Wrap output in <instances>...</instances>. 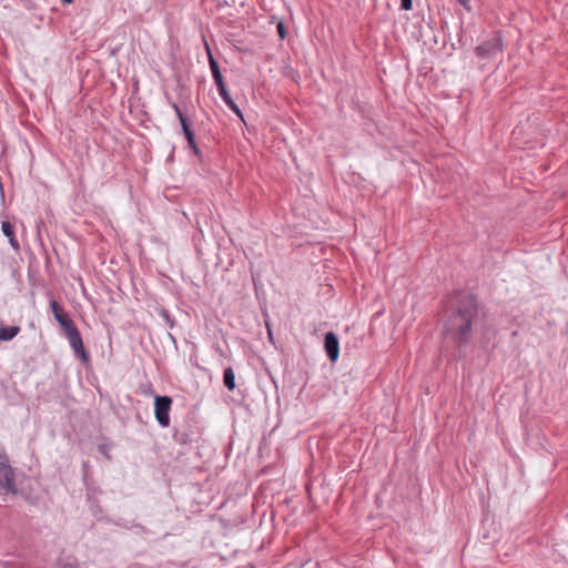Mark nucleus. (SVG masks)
<instances>
[{"label": "nucleus", "mask_w": 568, "mask_h": 568, "mask_svg": "<svg viewBox=\"0 0 568 568\" xmlns=\"http://www.w3.org/2000/svg\"><path fill=\"white\" fill-rule=\"evenodd\" d=\"M478 316L475 295L468 292H456L446 303V321L444 334L458 348L467 346L471 325Z\"/></svg>", "instance_id": "1"}, {"label": "nucleus", "mask_w": 568, "mask_h": 568, "mask_svg": "<svg viewBox=\"0 0 568 568\" xmlns=\"http://www.w3.org/2000/svg\"><path fill=\"white\" fill-rule=\"evenodd\" d=\"M17 494L14 483V473L9 465V459L2 448H0V494Z\"/></svg>", "instance_id": "2"}, {"label": "nucleus", "mask_w": 568, "mask_h": 568, "mask_svg": "<svg viewBox=\"0 0 568 568\" xmlns=\"http://www.w3.org/2000/svg\"><path fill=\"white\" fill-rule=\"evenodd\" d=\"M172 399L169 396H155L154 398V415L155 419L162 427L170 425V410Z\"/></svg>", "instance_id": "3"}, {"label": "nucleus", "mask_w": 568, "mask_h": 568, "mask_svg": "<svg viewBox=\"0 0 568 568\" xmlns=\"http://www.w3.org/2000/svg\"><path fill=\"white\" fill-rule=\"evenodd\" d=\"M64 333L74 354L83 363H88L90 361V356L84 348L83 341L78 327L75 325L71 326L69 329L64 331Z\"/></svg>", "instance_id": "4"}, {"label": "nucleus", "mask_w": 568, "mask_h": 568, "mask_svg": "<svg viewBox=\"0 0 568 568\" xmlns=\"http://www.w3.org/2000/svg\"><path fill=\"white\" fill-rule=\"evenodd\" d=\"M501 39L499 37H494L479 44L475 52L479 58L490 59L494 58L501 50Z\"/></svg>", "instance_id": "5"}, {"label": "nucleus", "mask_w": 568, "mask_h": 568, "mask_svg": "<svg viewBox=\"0 0 568 568\" xmlns=\"http://www.w3.org/2000/svg\"><path fill=\"white\" fill-rule=\"evenodd\" d=\"M324 347H325L327 357L332 362H336L339 356V343H338V338L335 333L328 332L325 334Z\"/></svg>", "instance_id": "6"}, {"label": "nucleus", "mask_w": 568, "mask_h": 568, "mask_svg": "<svg viewBox=\"0 0 568 568\" xmlns=\"http://www.w3.org/2000/svg\"><path fill=\"white\" fill-rule=\"evenodd\" d=\"M50 307L55 321L64 331L75 325L73 321L68 316V314L64 313V311L55 300L50 301Z\"/></svg>", "instance_id": "7"}, {"label": "nucleus", "mask_w": 568, "mask_h": 568, "mask_svg": "<svg viewBox=\"0 0 568 568\" xmlns=\"http://www.w3.org/2000/svg\"><path fill=\"white\" fill-rule=\"evenodd\" d=\"M2 233L8 237L11 247L16 251L20 248L19 242L14 235V226L9 221L1 223Z\"/></svg>", "instance_id": "8"}, {"label": "nucleus", "mask_w": 568, "mask_h": 568, "mask_svg": "<svg viewBox=\"0 0 568 568\" xmlns=\"http://www.w3.org/2000/svg\"><path fill=\"white\" fill-rule=\"evenodd\" d=\"M20 326H6L3 324H0V342L12 341L20 333Z\"/></svg>", "instance_id": "9"}, {"label": "nucleus", "mask_w": 568, "mask_h": 568, "mask_svg": "<svg viewBox=\"0 0 568 568\" xmlns=\"http://www.w3.org/2000/svg\"><path fill=\"white\" fill-rule=\"evenodd\" d=\"M219 94L222 98V100L224 101V103L243 121L244 120L243 113H242L241 109L239 108V105L232 99L229 90L226 89L224 91H220Z\"/></svg>", "instance_id": "10"}, {"label": "nucleus", "mask_w": 568, "mask_h": 568, "mask_svg": "<svg viewBox=\"0 0 568 568\" xmlns=\"http://www.w3.org/2000/svg\"><path fill=\"white\" fill-rule=\"evenodd\" d=\"M223 383L229 390L235 389V374L231 367H226L223 372Z\"/></svg>", "instance_id": "11"}, {"label": "nucleus", "mask_w": 568, "mask_h": 568, "mask_svg": "<svg viewBox=\"0 0 568 568\" xmlns=\"http://www.w3.org/2000/svg\"><path fill=\"white\" fill-rule=\"evenodd\" d=\"M172 108L175 111L176 116H178V119H179V121L181 123L183 133L186 134V132H191L192 131L191 125H190L187 119L182 113L180 106L176 103H173Z\"/></svg>", "instance_id": "12"}, {"label": "nucleus", "mask_w": 568, "mask_h": 568, "mask_svg": "<svg viewBox=\"0 0 568 568\" xmlns=\"http://www.w3.org/2000/svg\"><path fill=\"white\" fill-rule=\"evenodd\" d=\"M209 65H210V69H211V72H212V77H213V79H216V78L222 77V73H221V70H220L219 63H217V61L215 60V58L213 57V54H210V62H209Z\"/></svg>", "instance_id": "13"}, {"label": "nucleus", "mask_w": 568, "mask_h": 568, "mask_svg": "<svg viewBox=\"0 0 568 568\" xmlns=\"http://www.w3.org/2000/svg\"><path fill=\"white\" fill-rule=\"evenodd\" d=\"M186 140H187V143H189V146L194 151L195 154L199 153V149L196 146V143H195V136H194V132L191 131V132H186V134H184Z\"/></svg>", "instance_id": "14"}, {"label": "nucleus", "mask_w": 568, "mask_h": 568, "mask_svg": "<svg viewBox=\"0 0 568 568\" xmlns=\"http://www.w3.org/2000/svg\"><path fill=\"white\" fill-rule=\"evenodd\" d=\"M214 82L216 84V88H217L219 92L220 91H224V90L227 89L223 75L220 77V78L214 79Z\"/></svg>", "instance_id": "15"}, {"label": "nucleus", "mask_w": 568, "mask_h": 568, "mask_svg": "<svg viewBox=\"0 0 568 568\" xmlns=\"http://www.w3.org/2000/svg\"><path fill=\"white\" fill-rule=\"evenodd\" d=\"M400 8L405 11L412 10L413 0H400Z\"/></svg>", "instance_id": "16"}, {"label": "nucleus", "mask_w": 568, "mask_h": 568, "mask_svg": "<svg viewBox=\"0 0 568 568\" xmlns=\"http://www.w3.org/2000/svg\"><path fill=\"white\" fill-rule=\"evenodd\" d=\"M276 29H277V33H278L280 38L285 39L286 30H285L284 23L283 22L277 23Z\"/></svg>", "instance_id": "17"}, {"label": "nucleus", "mask_w": 568, "mask_h": 568, "mask_svg": "<svg viewBox=\"0 0 568 568\" xmlns=\"http://www.w3.org/2000/svg\"><path fill=\"white\" fill-rule=\"evenodd\" d=\"M204 47H205V52L207 54V60L210 61V54H213L212 50H211V47H210V44L206 41H204Z\"/></svg>", "instance_id": "18"}, {"label": "nucleus", "mask_w": 568, "mask_h": 568, "mask_svg": "<svg viewBox=\"0 0 568 568\" xmlns=\"http://www.w3.org/2000/svg\"><path fill=\"white\" fill-rule=\"evenodd\" d=\"M458 2H459L460 4H463L464 7H467V0H458Z\"/></svg>", "instance_id": "19"}, {"label": "nucleus", "mask_w": 568, "mask_h": 568, "mask_svg": "<svg viewBox=\"0 0 568 568\" xmlns=\"http://www.w3.org/2000/svg\"><path fill=\"white\" fill-rule=\"evenodd\" d=\"M63 3H71L73 0H61Z\"/></svg>", "instance_id": "20"}]
</instances>
